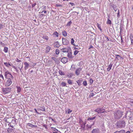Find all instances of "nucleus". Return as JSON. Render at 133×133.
Instances as JSON below:
<instances>
[{"instance_id": "5701e85b", "label": "nucleus", "mask_w": 133, "mask_h": 133, "mask_svg": "<svg viewBox=\"0 0 133 133\" xmlns=\"http://www.w3.org/2000/svg\"><path fill=\"white\" fill-rule=\"evenodd\" d=\"M81 126V128L82 129L84 130H85V125L83 123L80 124Z\"/></svg>"}, {"instance_id": "6e6552de", "label": "nucleus", "mask_w": 133, "mask_h": 133, "mask_svg": "<svg viewBox=\"0 0 133 133\" xmlns=\"http://www.w3.org/2000/svg\"><path fill=\"white\" fill-rule=\"evenodd\" d=\"M61 61L64 64L66 63L68 61V58L66 57H64L62 58Z\"/></svg>"}, {"instance_id": "c756f323", "label": "nucleus", "mask_w": 133, "mask_h": 133, "mask_svg": "<svg viewBox=\"0 0 133 133\" xmlns=\"http://www.w3.org/2000/svg\"><path fill=\"white\" fill-rule=\"evenodd\" d=\"M53 35H55L56 37L58 36V34L57 31H55L53 34Z\"/></svg>"}, {"instance_id": "de8ad7c7", "label": "nucleus", "mask_w": 133, "mask_h": 133, "mask_svg": "<svg viewBox=\"0 0 133 133\" xmlns=\"http://www.w3.org/2000/svg\"><path fill=\"white\" fill-rule=\"evenodd\" d=\"M4 64L5 65L6 67H9V66L8 65V63L7 62H5L4 63Z\"/></svg>"}, {"instance_id": "4d7b16f0", "label": "nucleus", "mask_w": 133, "mask_h": 133, "mask_svg": "<svg viewBox=\"0 0 133 133\" xmlns=\"http://www.w3.org/2000/svg\"><path fill=\"white\" fill-rule=\"evenodd\" d=\"M49 119H51L53 122H55V119H54L52 118L51 117H49Z\"/></svg>"}, {"instance_id": "3c124183", "label": "nucleus", "mask_w": 133, "mask_h": 133, "mask_svg": "<svg viewBox=\"0 0 133 133\" xmlns=\"http://www.w3.org/2000/svg\"><path fill=\"white\" fill-rule=\"evenodd\" d=\"M94 95V94L93 93H91L90 94V97H92Z\"/></svg>"}, {"instance_id": "79ce46f5", "label": "nucleus", "mask_w": 133, "mask_h": 133, "mask_svg": "<svg viewBox=\"0 0 133 133\" xmlns=\"http://www.w3.org/2000/svg\"><path fill=\"white\" fill-rule=\"evenodd\" d=\"M97 26H98V28L100 29V30L101 31L102 30V29L101 28V27L100 25H99L98 23L97 24Z\"/></svg>"}, {"instance_id": "bb28decb", "label": "nucleus", "mask_w": 133, "mask_h": 133, "mask_svg": "<svg viewBox=\"0 0 133 133\" xmlns=\"http://www.w3.org/2000/svg\"><path fill=\"white\" fill-rule=\"evenodd\" d=\"M27 125L29 127H36L37 126L36 125H32V124L30 123H28L27 124Z\"/></svg>"}, {"instance_id": "e433bc0d", "label": "nucleus", "mask_w": 133, "mask_h": 133, "mask_svg": "<svg viewBox=\"0 0 133 133\" xmlns=\"http://www.w3.org/2000/svg\"><path fill=\"white\" fill-rule=\"evenodd\" d=\"M74 39L73 38H72L71 39V44L72 45H73L74 46H75V45H74Z\"/></svg>"}, {"instance_id": "ea45409f", "label": "nucleus", "mask_w": 133, "mask_h": 133, "mask_svg": "<svg viewBox=\"0 0 133 133\" xmlns=\"http://www.w3.org/2000/svg\"><path fill=\"white\" fill-rule=\"evenodd\" d=\"M59 52V49H56V54L58 55Z\"/></svg>"}, {"instance_id": "39448f33", "label": "nucleus", "mask_w": 133, "mask_h": 133, "mask_svg": "<svg viewBox=\"0 0 133 133\" xmlns=\"http://www.w3.org/2000/svg\"><path fill=\"white\" fill-rule=\"evenodd\" d=\"M13 80L10 78L7 79L6 82L5 83V86H6L8 87L11 85L12 83V80Z\"/></svg>"}, {"instance_id": "4468645a", "label": "nucleus", "mask_w": 133, "mask_h": 133, "mask_svg": "<svg viewBox=\"0 0 133 133\" xmlns=\"http://www.w3.org/2000/svg\"><path fill=\"white\" fill-rule=\"evenodd\" d=\"M115 55L116 57L115 59L117 61L119 60V58H123L119 55L116 54Z\"/></svg>"}, {"instance_id": "7c9ffc66", "label": "nucleus", "mask_w": 133, "mask_h": 133, "mask_svg": "<svg viewBox=\"0 0 133 133\" xmlns=\"http://www.w3.org/2000/svg\"><path fill=\"white\" fill-rule=\"evenodd\" d=\"M8 48L6 47H5L4 48L3 51L5 53H7L8 52Z\"/></svg>"}, {"instance_id": "a18cd8bd", "label": "nucleus", "mask_w": 133, "mask_h": 133, "mask_svg": "<svg viewBox=\"0 0 133 133\" xmlns=\"http://www.w3.org/2000/svg\"><path fill=\"white\" fill-rule=\"evenodd\" d=\"M78 52H79L78 51L76 50H75L74 51V54L75 55H76L78 53Z\"/></svg>"}, {"instance_id": "412c9836", "label": "nucleus", "mask_w": 133, "mask_h": 133, "mask_svg": "<svg viewBox=\"0 0 133 133\" xmlns=\"http://www.w3.org/2000/svg\"><path fill=\"white\" fill-rule=\"evenodd\" d=\"M54 44L56 46V47H59L60 46L59 43L58 42H55Z\"/></svg>"}, {"instance_id": "72a5a7b5", "label": "nucleus", "mask_w": 133, "mask_h": 133, "mask_svg": "<svg viewBox=\"0 0 133 133\" xmlns=\"http://www.w3.org/2000/svg\"><path fill=\"white\" fill-rule=\"evenodd\" d=\"M107 23L108 24H111V21L110 19H107Z\"/></svg>"}, {"instance_id": "603ef678", "label": "nucleus", "mask_w": 133, "mask_h": 133, "mask_svg": "<svg viewBox=\"0 0 133 133\" xmlns=\"http://www.w3.org/2000/svg\"><path fill=\"white\" fill-rule=\"evenodd\" d=\"M51 58L52 59L54 60L55 61L57 60V59L55 57H52Z\"/></svg>"}, {"instance_id": "20e7f679", "label": "nucleus", "mask_w": 133, "mask_h": 133, "mask_svg": "<svg viewBox=\"0 0 133 133\" xmlns=\"http://www.w3.org/2000/svg\"><path fill=\"white\" fill-rule=\"evenodd\" d=\"M2 89V91L3 94H5L10 92L11 91V88L9 87L5 88H3Z\"/></svg>"}, {"instance_id": "8fccbe9b", "label": "nucleus", "mask_w": 133, "mask_h": 133, "mask_svg": "<svg viewBox=\"0 0 133 133\" xmlns=\"http://www.w3.org/2000/svg\"><path fill=\"white\" fill-rule=\"evenodd\" d=\"M17 120V119H13L12 120V122H14L15 123H16V120Z\"/></svg>"}, {"instance_id": "49530a36", "label": "nucleus", "mask_w": 133, "mask_h": 133, "mask_svg": "<svg viewBox=\"0 0 133 133\" xmlns=\"http://www.w3.org/2000/svg\"><path fill=\"white\" fill-rule=\"evenodd\" d=\"M43 127H45L46 129H48V128L46 124H43Z\"/></svg>"}, {"instance_id": "69168bd1", "label": "nucleus", "mask_w": 133, "mask_h": 133, "mask_svg": "<svg viewBox=\"0 0 133 133\" xmlns=\"http://www.w3.org/2000/svg\"><path fill=\"white\" fill-rule=\"evenodd\" d=\"M16 61L17 62H19L21 61L18 58H16Z\"/></svg>"}, {"instance_id": "c9c22d12", "label": "nucleus", "mask_w": 133, "mask_h": 133, "mask_svg": "<svg viewBox=\"0 0 133 133\" xmlns=\"http://www.w3.org/2000/svg\"><path fill=\"white\" fill-rule=\"evenodd\" d=\"M83 85L84 86H86L87 85V82L86 81H84L83 82Z\"/></svg>"}, {"instance_id": "f03ea898", "label": "nucleus", "mask_w": 133, "mask_h": 133, "mask_svg": "<svg viewBox=\"0 0 133 133\" xmlns=\"http://www.w3.org/2000/svg\"><path fill=\"white\" fill-rule=\"evenodd\" d=\"M123 114V112L120 110H118L115 111L114 113V118L116 119H120Z\"/></svg>"}, {"instance_id": "9b49d317", "label": "nucleus", "mask_w": 133, "mask_h": 133, "mask_svg": "<svg viewBox=\"0 0 133 133\" xmlns=\"http://www.w3.org/2000/svg\"><path fill=\"white\" fill-rule=\"evenodd\" d=\"M67 57L70 58H73L74 57L72 55V53L71 52L69 51L68 52Z\"/></svg>"}, {"instance_id": "864d4df0", "label": "nucleus", "mask_w": 133, "mask_h": 133, "mask_svg": "<svg viewBox=\"0 0 133 133\" xmlns=\"http://www.w3.org/2000/svg\"><path fill=\"white\" fill-rule=\"evenodd\" d=\"M36 3L35 2V3L34 4H32V8H34V6L36 5Z\"/></svg>"}, {"instance_id": "f3484780", "label": "nucleus", "mask_w": 133, "mask_h": 133, "mask_svg": "<svg viewBox=\"0 0 133 133\" xmlns=\"http://www.w3.org/2000/svg\"><path fill=\"white\" fill-rule=\"evenodd\" d=\"M112 65V64L111 63L108 66V68H107V70L108 71H109L111 69Z\"/></svg>"}, {"instance_id": "bf43d9fd", "label": "nucleus", "mask_w": 133, "mask_h": 133, "mask_svg": "<svg viewBox=\"0 0 133 133\" xmlns=\"http://www.w3.org/2000/svg\"><path fill=\"white\" fill-rule=\"evenodd\" d=\"M69 4L71 5L72 6H74V5L75 4H74V3H72V2H70L69 3Z\"/></svg>"}, {"instance_id": "5fc2aeb1", "label": "nucleus", "mask_w": 133, "mask_h": 133, "mask_svg": "<svg viewBox=\"0 0 133 133\" xmlns=\"http://www.w3.org/2000/svg\"><path fill=\"white\" fill-rule=\"evenodd\" d=\"M83 122L82 120L81 119H79V123H80V124H82V123H83Z\"/></svg>"}, {"instance_id": "f704fd0d", "label": "nucleus", "mask_w": 133, "mask_h": 133, "mask_svg": "<svg viewBox=\"0 0 133 133\" xmlns=\"http://www.w3.org/2000/svg\"><path fill=\"white\" fill-rule=\"evenodd\" d=\"M128 118L130 120H132L133 119V117L131 116H128Z\"/></svg>"}, {"instance_id": "774afa93", "label": "nucleus", "mask_w": 133, "mask_h": 133, "mask_svg": "<svg viewBox=\"0 0 133 133\" xmlns=\"http://www.w3.org/2000/svg\"><path fill=\"white\" fill-rule=\"evenodd\" d=\"M121 42L122 43L123 42V41L122 39V37L121 36Z\"/></svg>"}, {"instance_id": "aec40b11", "label": "nucleus", "mask_w": 133, "mask_h": 133, "mask_svg": "<svg viewBox=\"0 0 133 133\" xmlns=\"http://www.w3.org/2000/svg\"><path fill=\"white\" fill-rule=\"evenodd\" d=\"M96 118V116H94L93 117H89L88 118L87 120L91 121L94 120Z\"/></svg>"}, {"instance_id": "6ab92c4d", "label": "nucleus", "mask_w": 133, "mask_h": 133, "mask_svg": "<svg viewBox=\"0 0 133 133\" xmlns=\"http://www.w3.org/2000/svg\"><path fill=\"white\" fill-rule=\"evenodd\" d=\"M74 74L73 73H68L67 75V76L69 77V78H71L72 77V76H73Z\"/></svg>"}, {"instance_id": "ddd939ff", "label": "nucleus", "mask_w": 133, "mask_h": 133, "mask_svg": "<svg viewBox=\"0 0 133 133\" xmlns=\"http://www.w3.org/2000/svg\"><path fill=\"white\" fill-rule=\"evenodd\" d=\"M61 50L62 52H68L69 51V50L68 48H62L61 49Z\"/></svg>"}, {"instance_id": "423d86ee", "label": "nucleus", "mask_w": 133, "mask_h": 133, "mask_svg": "<svg viewBox=\"0 0 133 133\" xmlns=\"http://www.w3.org/2000/svg\"><path fill=\"white\" fill-rule=\"evenodd\" d=\"M94 111L96 112H97L98 114H99L104 112L105 110L102 108H98L95 110Z\"/></svg>"}, {"instance_id": "f257e3e1", "label": "nucleus", "mask_w": 133, "mask_h": 133, "mask_svg": "<svg viewBox=\"0 0 133 133\" xmlns=\"http://www.w3.org/2000/svg\"><path fill=\"white\" fill-rule=\"evenodd\" d=\"M127 115V114H125V118L124 119L119 120L116 122L115 125L117 128H121L125 127L126 124L125 122L127 120L126 118Z\"/></svg>"}, {"instance_id": "13d9d810", "label": "nucleus", "mask_w": 133, "mask_h": 133, "mask_svg": "<svg viewBox=\"0 0 133 133\" xmlns=\"http://www.w3.org/2000/svg\"><path fill=\"white\" fill-rule=\"evenodd\" d=\"M3 25L0 23V29H2L3 28Z\"/></svg>"}, {"instance_id": "58836bf2", "label": "nucleus", "mask_w": 133, "mask_h": 133, "mask_svg": "<svg viewBox=\"0 0 133 133\" xmlns=\"http://www.w3.org/2000/svg\"><path fill=\"white\" fill-rule=\"evenodd\" d=\"M72 22L71 21H70L69 22H68L66 25L67 26H70L71 24H72Z\"/></svg>"}, {"instance_id": "e2e57ef3", "label": "nucleus", "mask_w": 133, "mask_h": 133, "mask_svg": "<svg viewBox=\"0 0 133 133\" xmlns=\"http://www.w3.org/2000/svg\"><path fill=\"white\" fill-rule=\"evenodd\" d=\"M93 121V124H91V126H90V127H89V128H91V127L92 126V125H94V122H94H94L93 121Z\"/></svg>"}, {"instance_id": "dca6fc26", "label": "nucleus", "mask_w": 133, "mask_h": 133, "mask_svg": "<svg viewBox=\"0 0 133 133\" xmlns=\"http://www.w3.org/2000/svg\"><path fill=\"white\" fill-rule=\"evenodd\" d=\"M82 81V79H81L76 81L78 85L80 86L81 85V83Z\"/></svg>"}, {"instance_id": "7ed1b4c3", "label": "nucleus", "mask_w": 133, "mask_h": 133, "mask_svg": "<svg viewBox=\"0 0 133 133\" xmlns=\"http://www.w3.org/2000/svg\"><path fill=\"white\" fill-rule=\"evenodd\" d=\"M5 76L6 78L8 79L10 78L13 80L14 77L11 73L8 71H6L5 73Z\"/></svg>"}, {"instance_id": "6e6d98bb", "label": "nucleus", "mask_w": 133, "mask_h": 133, "mask_svg": "<svg viewBox=\"0 0 133 133\" xmlns=\"http://www.w3.org/2000/svg\"><path fill=\"white\" fill-rule=\"evenodd\" d=\"M72 110H71L70 109H68V114H69L72 112Z\"/></svg>"}, {"instance_id": "4c0bfd02", "label": "nucleus", "mask_w": 133, "mask_h": 133, "mask_svg": "<svg viewBox=\"0 0 133 133\" xmlns=\"http://www.w3.org/2000/svg\"><path fill=\"white\" fill-rule=\"evenodd\" d=\"M61 85L63 87H65L66 85V83L64 82H62L61 84Z\"/></svg>"}, {"instance_id": "2eb2a0df", "label": "nucleus", "mask_w": 133, "mask_h": 133, "mask_svg": "<svg viewBox=\"0 0 133 133\" xmlns=\"http://www.w3.org/2000/svg\"><path fill=\"white\" fill-rule=\"evenodd\" d=\"M24 64L25 65V70H26L28 68V67L29 66V65L27 62H24Z\"/></svg>"}, {"instance_id": "c85d7f7f", "label": "nucleus", "mask_w": 133, "mask_h": 133, "mask_svg": "<svg viewBox=\"0 0 133 133\" xmlns=\"http://www.w3.org/2000/svg\"><path fill=\"white\" fill-rule=\"evenodd\" d=\"M59 74L61 75H65L64 73L61 70H59Z\"/></svg>"}, {"instance_id": "052dcab7", "label": "nucleus", "mask_w": 133, "mask_h": 133, "mask_svg": "<svg viewBox=\"0 0 133 133\" xmlns=\"http://www.w3.org/2000/svg\"><path fill=\"white\" fill-rule=\"evenodd\" d=\"M0 78H2V79L3 80L4 79L3 75L2 74H0Z\"/></svg>"}, {"instance_id": "0eeeda50", "label": "nucleus", "mask_w": 133, "mask_h": 133, "mask_svg": "<svg viewBox=\"0 0 133 133\" xmlns=\"http://www.w3.org/2000/svg\"><path fill=\"white\" fill-rule=\"evenodd\" d=\"M62 41L63 44L64 45H67L69 44V43L68 40L63 37L62 38Z\"/></svg>"}, {"instance_id": "473e14b6", "label": "nucleus", "mask_w": 133, "mask_h": 133, "mask_svg": "<svg viewBox=\"0 0 133 133\" xmlns=\"http://www.w3.org/2000/svg\"><path fill=\"white\" fill-rule=\"evenodd\" d=\"M42 38L46 40H48V37L46 35H44L42 37Z\"/></svg>"}, {"instance_id": "9d476101", "label": "nucleus", "mask_w": 133, "mask_h": 133, "mask_svg": "<svg viewBox=\"0 0 133 133\" xmlns=\"http://www.w3.org/2000/svg\"><path fill=\"white\" fill-rule=\"evenodd\" d=\"M92 133H99V130L98 128H97L94 129L92 131Z\"/></svg>"}, {"instance_id": "0e129e2a", "label": "nucleus", "mask_w": 133, "mask_h": 133, "mask_svg": "<svg viewBox=\"0 0 133 133\" xmlns=\"http://www.w3.org/2000/svg\"><path fill=\"white\" fill-rule=\"evenodd\" d=\"M75 49H77V50H78L80 49V48L79 47L77 46V47H75Z\"/></svg>"}, {"instance_id": "2f4dec72", "label": "nucleus", "mask_w": 133, "mask_h": 133, "mask_svg": "<svg viewBox=\"0 0 133 133\" xmlns=\"http://www.w3.org/2000/svg\"><path fill=\"white\" fill-rule=\"evenodd\" d=\"M51 128L52 130L54 131L55 132H57L58 131V130L57 129L55 128L51 127Z\"/></svg>"}, {"instance_id": "393cba45", "label": "nucleus", "mask_w": 133, "mask_h": 133, "mask_svg": "<svg viewBox=\"0 0 133 133\" xmlns=\"http://www.w3.org/2000/svg\"><path fill=\"white\" fill-rule=\"evenodd\" d=\"M51 49V47L49 46H48L46 47V52L48 53L49 52Z\"/></svg>"}, {"instance_id": "cd10ccee", "label": "nucleus", "mask_w": 133, "mask_h": 133, "mask_svg": "<svg viewBox=\"0 0 133 133\" xmlns=\"http://www.w3.org/2000/svg\"><path fill=\"white\" fill-rule=\"evenodd\" d=\"M62 34L64 36H67V33L66 32L65 30H64L62 32Z\"/></svg>"}, {"instance_id": "f8f14e48", "label": "nucleus", "mask_w": 133, "mask_h": 133, "mask_svg": "<svg viewBox=\"0 0 133 133\" xmlns=\"http://www.w3.org/2000/svg\"><path fill=\"white\" fill-rule=\"evenodd\" d=\"M38 110H41L43 111H45V108L44 106H43L42 107H38Z\"/></svg>"}, {"instance_id": "09e8293b", "label": "nucleus", "mask_w": 133, "mask_h": 133, "mask_svg": "<svg viewBox=\"0 0 133 133\" xmlns=\"http://www.w3.org/2000/svg\"><path fill=\"white\" fill-rule=\"evenodd\" d=\"M130 39L131 40V44H133V37H130Z\"/></svg>"}, {"instance_id": "680f3d73", "label": "nucleus", "mask_w": 133, "mask_h": 133, "mask_svg": "<svg viewBox=\"0 0 133 133\" xmlns=\"http://www.w3.org/2000/svg\"><path fill=\"white\" fill-rule=\"evenodd\" d=\"M75 67L74 66H73L72 65L71 66V69L72 70H74L75 69Z\"/></svg>"}, {"instance_id": "a211bd4d", "label": "nucleus", "mask_w": 133, "mask_h": 133, "mask_svg": "<svg viewBox=\"0 0 133 133\" xmlns=\"http://www.w3.org/2000/svg\"><path fill=\"white\" fill-rule=\"evenodd\" d=\"M114 133H125V130H122L120 131H117L115 132Z\"/></svg>"}, {"instance_id": "37998d69", "label": "nucleus", "mask_w": 133, "mask_h": 133, "mask_svg": "<svg viewBox=\"0 0 133 133\" xmlns=\"http://www.w3.org/2000/svg\"><path fill=\"white\" fill-rule=\"evenodd\" d=\"M120 12H119V10H118L117 11V16L118 17V18L120 16Z\"/></svg>"}, {"instance_id": "b1692460", "label": "nucleus", "mask_w": 133, "mask_h": 133, "mask_svg": "<svg viewBox=\"0 0 133 133\" xmlns=\"http://www.w3.org/2000/svg\"><path fill=\"white\" fill-rule=\"evenodd\" d=\"M68 83L69 84L71 85L73 83V81L70 79L67 80Z\"/></svg>"}, {"instance_id": "338daca9", "label": "nucleus", "mask_w": 133, "mask_h": 133, "mask_svg": "<svg viewBox=\"0 0 133 133\" xmlns=\"http://www.w3.org/2000/svg\"><path fill=\"white\" fill-rule=\"evenodd\" d=\"M122 27L121 26V25L120 27V33H121L122 32Z\"/></svg>"}, {"instance_id": "1a4fd4ad", "label": "nucleus", "mask_w": 133, "mask_h": 133, "mask_svg": "<svg viewBox=\"0 0 133 133\" xmlns=\"http://www.w3.org/2000/svg\"><path fill=\"white\" fill-rule=\"evenodd\" d=\"M82 69L81 68H79L77 69L75 71V73L78 76L79 74L80 73Z\"/></svg>"}, {"instance_id": "a878e982", "label": "nucleus", "mask_w": 133, "mask_h": 133, "mask_svg": "<svg viewBox=\"0 0 133 133\" xmlns=\"http://www.w3.org/2000/svg\"><path fill=\"white\" fill-rule=\"evenodd\" d=\"M13 130V129L10 128H9L7 129V131L8 133H10L11 132H12Z\"/></svg>"}, {"instance_id": "c03bdc74", "label": "nucleus", "mask_w": 133, "mask_h": 133, "mask_svg": "<svg viewBox=\"0 0 133 133\" xmlns=\"http://www.w3.org/2000/svg\"><path fill=\"white\" fill-rule=\"evenodd\" d=\"M93 80L92 78H90V84H92V83H93Z\"/></svg>"}, {"instance_id": "a19ab883", "label": "nucleus", "mask_w": 133, "mask_h": 133, "mask_svg": "<svg viewBox=\"0 0 133 133\" xmlns=\"http://www.w3.org/2000/svg\"><path fill=\"white\" fill-rule=\"evenodd\" d=\"M105 38H107V41H111V42H113V41L112 40H111V39H109L108 37L107 36H105Z\"/></svg>"}, {"instance_id": "4be33fe9", "label": "nucleus", "mask_w": 133, "mask_h": 133, "mask_svg": "<svg viewBox=\"0 0 133 133\" xmlns=\"http://www.w3.org/2000/svg\"><path fill=\"white\" fill-rule=\"evenodd\" d=\"M16 88L17 89V92L18 93L20 92L21 91V88L17 86Z\"/></svg>"}]
</instances>
